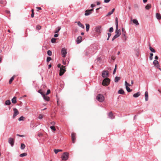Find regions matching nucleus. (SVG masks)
Listing matches in <instances>:
<instances>
[{
    "instance_id": "nucleus-1",
    "label": "nucleus",
    "mask_w": 161,
    "mask_h": 161,
    "mask_svg": "<svg viewBox=\"0 0 161 161\" xmlns=\"http://www.w3.org/2000/svg\"><path fill=\"white\" fill-rule=\"evenodd\" d=\"M110 79L108 78H105L103 80L102 84L104 86H108L110 83Z\"/></svg>"
},
{
    "instance_id": "nucleus-2",
    "label": "nucleus",
    "mask_w": 161,
    "mask_h": 161,
    "mask_svg": "<svg viewBox=\"0 0 161 161\" xmlns=\"http://www.w3.org/2000/svg\"><path fill=\"white\" fill-rule=\"evenodd\" d=\"M96 99L99 102H102L104 100V97L101 94H98L96 97Z\"/></svg>"
},
{
    "instance_id": "nucleus-3",
    "label": "nucleus",
    "mask_w": 161,
    "mask_h": 161,
    "mask_svg": "<svg viewBox=\"0 0 161 161\" xmlns=\"http://www.w3.org/2000/svg\"><path fill=\"white\" fill-rule=\"evenodd\" d=\"M69 154L67 152H64L63 153L61 157L63 160H67L69 158Z\"/></svg>"
},
{
    "instance_id": "nucleus-4",
    "label": "nucleus",
    "mask_w": 161,
    "mask_h": 161,
    "mask_svg": "<svg viewBox=\"0 0 161 161\" xmlns=\"http://www.w3.org/2000/svg\"><path fill=\"white\" fill-rule=\"evenodd\" d=\"M65 71V67L64 66L62 65L60 69L59 75L60 76L64 74Z\"/></svg>"
},
{
    "instance_id": "nucleus-5",
    "label": "nucleus",
    "mask_w": 161,
    "mask_h": 161,
    "mask_svg": "<svg viewBox=\"0 0 161 161\" xmlns=\"http://www.w3.org/2000/svg\"><path fill=\"white\" fill-rule=\"evenodd\" d=\"M95 31L97 34H100L102 31L101 26H98L96 27L95 28Z\"/></svg>"
},
{
    "instance_id": "nucleus-6",
    "label": "nucleus",
    "mask_w": 161,
    "mask_h": 161,
    "mask_svg": "<svg viewBox=\"0 0 161 161\" xmlns=\"http://www.w3.org/2000/svg\"><path fill=\"white\" fill-rule=\"evenodd\" d=\"M109 73L107 70H103L102 73V76L103 77L105 78H107L109 75Z\"/></svg>"
},
{
    "instance_id": "nucleus-7",
    "label": "nucleus",
    "mask_w": 161,
    "mask_h": 161,
    "mask_svg": "<svg viewBox=\"0 0 161 161\" xmlns=\"http://www.w3.org/2000/svg\"><path fill=\"white\" fill-rule=\"evenodd\" d=\"M61 52L62 57L64 58L65 57L66 54L67 53L66 49L65 48H63L61 49Z\"/></svg>"
},
{
    "instance_id": "nucleus-8",
    "label": "nucleus",
    "mask_w": 161,
    "mask_h": 161,
    "mask_svg": "<svg viewBox=\"0 0 161 161\" xmlns=\"http://www.w3.org/2000/svg\"><path fill=\"white\" fill-rule=\"evenodd\" d=\"M8 142L10 144L11 146L12 147L14 146V139L12 137H10L9 138Z\"/></svg>"
},
{
    "instance_id": "nucleus-9",
    "label": "nucleus",
    "mask_w": 161,
    "mask_h": 161,
    "mask_svg": "<svg viewBox=\"0 0 161 161\" xmlns=\"http://www.w3.org/2000/svg\"><path fill=\"white\" fill-rule=\"evenodd\" d=\"M13 111H14V113L13 117V118H14L15 117L19 114V112L17 108H13Z\"/></svg>"
},
{
    "instance_id": "nucleus-10",
    "label": "nucleus",
    "mask_w": 161,
    "mask_h": 161,
    "mask_svg": "<svg viewBox=\"0 0 161 161\" xmlns=\"http://www.w3.org/2000/svg\"><path fill=\"white\" fill-rule=\"evenodd\" d=\"M71 138L72 142L73 143L75 142V140L76 139L75 136V134L74 133H72L71 134Z\"/></svg>"
},
{
    "instance_id": "nucleus-11",
    "label": "nucleus",
    "mask_w": 161,
    "mask_h": 161,
    "mask_svg": "<svg viewBox=\"0 0 161 161\" xmlns=\"http://www.w3.org/2000/svg\"><path fill=\"white\" fill-rule=\"evenodd\" d=\"M108 117L111 119L114 118V116L113 115L112 112H110L108 114Z\"/></svg>"
},
{
    "instance_id": "nucleus-12",
    "label": "nucleus",
    "mask_w": 161,
    "mask_h": 161,
    "mask_svg": "<svg viewBox=\"0 0 161 161\" xmlns=\"http://www.w3.org/2000/svg\"><path fill=\"white\" fill-rule=\"evenodd\" d=\"M82 37L81 36H79L77 37L76 39L77 44H78L82 42Z\"/></svg>"
},
{
    "instance_id": "nucleus-13",
    "label": "nucleus",
    "mask_w": 161,
    "mask_h": 161,
    "mask_svg": "<svg viewBox=\"0 0 161 161\" xmlns=\"http://www.w3.org/2000/svg\"><path fill=\"white\" fill-rule=\"evenodd\" d=\"M77 23L78 25L80 27H81L83 29H84L85 28V26H84L81 23V22L80 21H78V22H75V23Z\"/></svg>"
},
{
    "instance_id": "nucleus-14",
    "label": "nucleus",
    "mask_w": 161,
    "mask_h": 161,
    "mask_svg": "<svg viewBox=\"0 0 161 161\" xmlns=\"http://www.w3.org/2000/svg\"><path fill=\"white\" fill-rule=\"evenodd\" d=\"M102 60V58L100 57H98L95 60V62L97 64H98L100 63Z\"/></svg>"
},
{
    "instance_id": "nucleus-15",
    "label": "nucleus",
    "mask_w": 161,
    "mask_h": 161,
    "mask_svg": "<svg viewBox=\"0 0 161 161\" xmlns=\"http://www.w3.org/2000/svg\"><path fill=\"white\" fill-rule=\"evenodd\" d=\"M115 33H116V35H119V36L121 35L120 30L119 29L118 30V28H116V31Z\"/></svg>"
},
{
    "instance_id": "nucleus-16",
    "label": "nucleus",
    "mask_w": 161,
    "mask_h": 161,
    "mask_svg": "<svg viewBox=\"0 0 161 161\" xmlns=\"http://www.w3.org/2000/svg\"><path fill=\"white\" fill-rule=\"evenodd\" d=\"M145 100L146 101L148 100V93L147 91H146L145 93Z\"/></svg>"
},
{
    "instance_id": "nucleus-17",
    "label": "nucleus",
    "mask_w": 161,
    "mask_h": 161,
    "mask_svg": "<svg viewBox=\"0 0 161 161\" xmlns=\"http://www.w3.org/2000/svg\"><path fill=\"white\" fill-rule=\"evenodd\" d=\"M132 22L133 23L135 24L136 25H139V23L137 19H133L132 20Z\"/></svg>"
},
{
    "instance_id": "nucleus-18",
    "label": "nucleus",
    "mask_w": 161,
    "mask_h": 161,
    "mask_svg": "<svg viewBox=\"0 0 161 161\" xmlns=\"http://www.w3.org/2000/svg\"><path fill=\"white\" fill-rule=\"evenodd\" d=\"M118 93L120 94H124L125 92L123 89H120L118 91Z\"/></svg>"
},
{
    "instance_id": "nucleus-19",
    "label": "nucleus",
    "mask_w": 161,
    "mask_h": 161,
    "mask_svg": "<svg viewBox=\"0 0 161 161\" xmlns=\"http://www.w3.org/2000/svg\"><path fill=\"white\" fill-rule=\"evenodd\" d=\"M11 102L10 100H8L6 101L5 102V105H9L11 104Z\"/></svg>"
},
{
    "instance_id": "nucleus-20",
    "label": "nucleus",
    "mask_w": 161,
    "mask_h": 161,
    "mask_svg": "<svg viewBox=\"0 0 161 161\" xmlns=\"http://www.w3.org/2000/svg\"><path fill=\"white\" fill-rule=\"evenodd\" d=\"M12 102V103L15 104L16 103V97H14L13 98L11 99Z\"/></svg>"
},
{
    "instance_id": "nucleus-21",
    "label": "nucleus",
    "mask_w": 161,
    "mask_h": 161,
    "mask_svg": "<svg viewBox=\"0 0 161 161\" xmlns=\"http://www.w3.org/2000/svg\"><path fill=\"white\" fill-rule=\"evenodd\" d=\"M141 94L139 92H137L136 93H135L133 95V97H134L136 98L138 97Z\"/></svg>"
},
{
    "instance_id": "nucleus-22",
    "label": "nucleus",
    "mask_w": 161,
    "mask_h": 161,
    "mask_svg": "<svg viewBox=\"0 0 161 161\" xmlns=\"http://www.w3.org/2000/svg\"><path fill=\"white\" fill-rule=\"evenodd\" d=\"M89 54L90 53H89V51L87 50H86L84 51V54L86 56H90V55H89Z\"/></svg>"
},
{
    "instance_id": "nucleus-23",
    "label": "nucleus",
    "mask_w": 161,
    "mask_h": 161,
    "mask_svg": "<svg viewBox=\"0 0 161 161\" xmlns=\"http://www.w3.org/2000/svg\"><path fill=\"white\" fill-rule=\"evenodd\" d=\"M91 14V12H90L89 11H88V9L86 10L85 11V16H88Z\"/></svg>"
},
{
    "instance_id": "nucleus-24",
    "label": "nucleus",
    "mask_w": 161,
    "mask_h": 161,
    "mask_svg": "<svg viewBox=\"0 0 161 161\" xmlns=\"http://www.w3.org/2000/svg\"><path fill=\"white\" fill-rule=\"evenodd\" d=\"M43 99L47 101H49L50 100V98L48 96H46L45 95H43Z\"/></svg>"
},
{
    "instance_id": "nucleus-25",
    "label": "nucleus",
    "mask_w": 161,
    "mask_h": 161,
    "mask_svg": "<svg viewBox=\"0 0 161 161\" xmlns=\"http://www.w3.org/2000/svg\"><path fill=\"white\" fill-rule=\"evenodd\" d=\"M149 49L151 51L152 53H154L156 52L155 50L152 47H151L150 45H149Z\"/></svg>"
},
{
    "instance_id": "nucleus-26",
    "label": "nucleus",
    "mask_w": 161,
    "mask_h": 161,
    "mask_svg": "<svg viewBox=\"0 0 161 161\" xmlns=\"http://www.w3.org/2000/svg\"><path fill=\"white\" fill-rule=\"evenodd\" d=\"M86 31L87 32H88L90 28V25L89 24H86Z\"/></svg>"
},
{
    "instance_id": "nucleus-27",
    "label": "nucleus",
    "mask_w": 161,
    "mask_h": 161,
    "mask_svg": "<svg viewBox=\"0 0 161 161\" xmlns=\"http://www.w3.org/2000/svg\"><path fill=\"white\" fill-rule=\"evenodd\" d=\"M115 25L116 28H118V21L117 17L115 18Z\"/></svg>"
},
{
    "instance_id": "nucleus-28",
    "label": "nucleus",
    "mask_w": 161,
    "mask_h": 161,
    "mask_svg": "<svg viewBox=\"0 0 161 161\" xmlns=\"http://www.w3.org/2000/svg\"><path fill=\"white\" fill-rule=\"evenodd\" d=\"M125 88L128 92H130L132 91V90L131 89L129 86H125Z\"/></svg>"
},
{
    "instance_id": "nucleus-29",
    "label": "nucleus",
    "mask_w": 161,
    "mask_h": 161,
    "mask_svg": "<svg viewBox=\"0 0 161 161\" xmlns=\"http://www.w3.org/2000/svg\"><path fill=\"white\" fill-rule=\"evenodd\" d=\"M61 29V27L60 26L58 27L56 29L55 32V33H58V32L60 31Z\"/></svg>"
},
{
    "instance_id": "nucleus-30",
    "label": "nucleus",
    "mask_w": 161,
    "mask_h": 161,
    "mask_svg": "<svg viewBox=\"0 0 161 161\" xmlns=\"http://www.w3.org/2000/svg\"><path fill=\"white\" fill-rule=\"evenodd\" d=\"M156 18L158 19H161V15L158 13H157L156 14Z\"/></svg>"
},
{
    "instance_id": "nucleus-31",
    "label": "nucleus",
    "mask_w": 161,
    "mask_h": 161,
    "mask_svg": "<svg viewBox=\"0 0 161 161\" xmlns=\"http://www.w3.org/2000/svg\"><path fill=\"white\" fill-rule=\"evenodd\" d=\"M62 150L61 149H55L54 150V152L55 154H57L58 152H62Z\"/></svg>"
},
{
    "instance_id": "nucleus-32",
    "label": "nucleus",
    "mask_w": 161,
    "mask_h": 161,
    "mask_svg": "<svg viewBox=\"0 0 161 161\" xmlns=\"http://www.w3.org/2000/svg\"><path fill=\"white\" fill-rule=\"evenodd\" d=\"M120 79V78L119 77L116 76L114 79V81L115 82H118Z\"/></svg>"
},
{
    "instance_id": "nucleus-33",
    "label": "nucleus",
    "mask_w": 161,
    "mask_h": 161,
    "mask_svg": "<svg viewBox=\"0 0 161 161\" xmlns=\"http://www.w3.org/2000/svg\"><path fill=\"white\" fill-rule=\"evenodd\" d=\"M151 7V4H148L145 7V8L147 9H149Z\"/></svg>"
},
{
    "instance_id": "nucleus-34",
    "label": "nucleus",
    "mask_w": 161,
    "mask_h": 161,
    "mask_svg": "<svg viewBox=\"0 0 161 161\" xmlns=\"http://www.w3.org/2000/svg\"><path fill=\"white\" fill-rule=\"evenodd\" d=\"M14 76L12 77L9 80V83L10 84H11L12 82V81L14 80Z\"/></svg>"
},
{
    "instance_id": "nucleus-35",
    "label": "nucleus",
    "mask_w": 161,
    "mask_h": 161,
    "mask_svg": "<svg viewBox=\"0 0 161 161\" xmlns=\"http://www.w3.org/2000/svg\"><path fill=\"white\" fill-rule=\"evenodd\" d=\"M119 35L115 34L112 39V41H114L115 39L118 38Z\"/></svg>"
},
{
    "instance_id": "nucleus-36",
    "label": "nucleus",
    "mask_w": 161,
    "mask_h": 161,
    "mask_svg": "<svg viewBox=\"0 0 161 161\" xmlns=\"http://www.w3.org/2000/svg\"><path fill=\"white\" fill-rule=\"evenodd\" d=\"M27 155V154L26 153H22L21 154L19 155V156L21 157H25Z\"/></svg>"
},
{
    "instance_id": "nucleus-37",
    "label": "nucleus",
    "mask_w": 161,
    "mask_h": 161,
    "mask_svg": "<svg viewBox=\"0 0 161 161\" xmlns=\"http://www.w3.org/2000/svg\"><path fill=\"white\" fill-rule=\"evenodd\" d=\"M159 62L157 60H154L153 62V64L155 66H156L158 64Z\"/></svg>"
},
{
    "instance_id": "nucleus-38",
    "label": "nucleus",
    "mask_w": 161,
    "mask_h": 161,
    "mask_svg": "<svg viewBox=\"0 0 161 161\" xmlns=\"http://www.w3.org/2000/svg\"><path fill=\"white\" fill-rule=\"evenodd\" d=\"M25 145L24 143H22L21 144L20 148L22 150L24 149L25 148Z\"/></svg>"
},
{
    "instance_id": "nucleus-39",
    "label": "nucleus",
    "mask_w": 161,
    "mask_h": 161,
    "mask_svg": "<svg viewBox=\"0 0 161 161\" xmlns=\"http://www.w3.org/2000/svg\"><path fill=\"white\" fill-rule=\"evenodd\" d=\"M24 117L23 116H21L18 119V120L19 121H23L24 120Z\"/></svg>"
},
{
    "instance_id": "nucleus-40",
    "label": "nucleus",
    "mask_w": 161,
    "mask_h": 161,
    "mask_svg": "<svg viewBox=\"0 0 161 161\" xmlns=\"http://www.w3.org/2000/svg\"><path fill=\"white\" fill-rule=\"evenodd\" d=\"M153 54L152 53H151L150 54L149 59L150 60H152L153 59Z\"/></svg>"
},
{
    "instance_id": "nucleus-41",
    "label": "nucleus",
    "mask_w": 161,
    "mask_h": 161,
    "mask_svg": "<svg viewBox=\"0 0 161 161\" xmlns=\"http://www.w3.org/2000/svg\"><path fill=\"white\" fill-rule=\"evenodd\" d=\"M117 69V64H115V68L114 69V71H113V75L115 73V72L116 71Z\"/></svg>"
},
{
    "instance_id": "nucleus-42",
    "label": "nucleus",
    "mask_w": 161,
    "mask_h": 161,
    "mask_svg": "<svg viewBox=\"0 0 161 161\" xmlns=\"http://www.w3.org/2000/svg\"><path fill=\"white\" fill-rule=\"evenodd\" d=\"M47 54L48 56H51L52 55V52L50 50H49L47 51Z\"/></svg>"
},
{
    "instance_id": "nucleus-43",
    "label": "nucleus",
    "mask_w": 161,
    "mask_h": 161,
    "mask_svg": "<svg viewBox=\"0 0 161 161\" xmlns=\"http://www.w3.org/2000/svg\"><path fill=\"white\" fill-rule=\"evenodd\" d=\"M114 31V29L113 27H110L108 30V31L109 32L111 33L112 32Z\"/></svg>"
},
{
    "instance_id": "nucleus-44",
    "label": "nucleus",
    "mask_w": 161,
    "mask_h": 161,
    "mask_svg": "<svg viewBox=\"0 0 161 161\" xmlns=\"http://www.w3.org/2000/svg\"><path fill=\"white\" fill-rule=\"evenodd\" d=\"M56 39L54 38H52L51 40L52 43H53L56 42Z\"/></svg>"
},
{
    "instance_id": "nucleus-45",
    "label": "nucleus",
    "mask_w": 161,
    "mask_h": 161,
    "mask_svg": "<svg viewBox=\"0 0 161 161\" xmlns=\"http://www.w3.org/2000/svg\"><path fill=\"white\" fill-rule=\"evenodd\" d=\"M50 129L53 131H55L56 130V128L54 126H51L50 127Z\"/></svg>"
},
{
    "instance_id": "nucleus-46",
    "label": "nucleus",
    "mask_w": 161,
    "mask_h": 161,
    "mask_svg": "<svg viewBox=\"0 0 161 161\" xmlns=\"http://www.w3.org/2000/svg\"><path fill=\"white\" fill-rule=\"evenodd\" d=\"M51 60V58L50 57H47V62H48Z\"/></svg>"
},
{
    "instance_id": "nucleus-47",
    "label": "nucleus",
    "mask_w": 161,
    "mask_h": 161,
    "mask_svg": "<svg viewBox=\"0 0 161 161\" xmlns=\"http://www.w3.org/2000/svg\"><path fill=\"white\" fill-rule=\"evenodd\" d=\"M125 86H130L131 85L130 84L128 83H127V82L125 81Z\"/></svg>"
},
{
    "instance_id": "nucleus-48",
    "label": "nucleus",
    "mask_w": 161,
    "mask_h": 161,
    "mask_svg": "<svg viewBox=\"0 0 161 161\" xmlns=\"http://www.w3.org/2000/svg\"><path fill=\"white\" fill-rule=\"evenodd\" d=\"M41 26L39 25H38L36 26V29L37 30H41Z\"/></svg>"
},
{
    "instance_id": "nucleus-49",
    "label": "nucleus",
    "mask_w": 161,
    "mask_h": 161,
    "mask_svg": "<svg viewBox=\"0 0 161 161\" xmlns=\"http://www.w3.org/2000/svg\"><path fill=\"white\" fill-rule=\"evenodd\" d=\"M112 14H113V13H112V12L110 11V12H109L106 15V16H110Z\"/></svg>"
},
{
    "instance_id": "nucleus-50",
    "label": "nucleus",
    "mask_w": 161,
    "mask_h": 161,
    "mask_svg": "<svg viewBox=\"0 0 161 161\" xmlns=\"http://www.w3.org/2000/svg\"><path fill=\"white\" fill-rule=\"evenodd\" d=\"M51 91L50 89H48L47 90V92L46 93V95H48L50 93Z\"/></svg>"
},
{
    "instance_id": "nucleus-51",
    "label": "nucleus",
    "mask_w": 161,
    "mask_h": 161,
    "mask_svg": "<svg viewBox=\"0 0 161 161\" xmlns=\"http://www.w3.org/2000/svg\"><path fill=\"white\" fill-rule=\"evenodd\" d=\"M43 116L42 114H40L38 116V118L40 119H42V118Z\"/></svg>"
},
{
    "instance_id": "nucleus-52",
    "label": "nucleus",
    "mask_w": 161,
    "mask_h": 161,
    "mask_svg": "<svg viewBox=\"0 0 161 161\" xmlns=\"http://www.w3.org/2000/svg\"><path fill=\"white\" fill-rule=\"evenodd\" d=\"M111 0H104V2L105 3H109Z\"/></svg>"
},
{
    "instance_id": "nucleus-53",
    "label": "nucleus",
    "mask_w": 161,
    "mask_h": 161,
    "mask_svg": "<svg viewBox=\"0 0 161 161\" xmlns=\"http://www.w3.org/2000/svg\"><path fill=\"white\" fill-rule=\"evenodd\" d=\"M58 36V33H55V34L54 35V37H57Z\"/></svg>"
},
{
    "instance_id": "nucleus-54",
    "label": "nucleus",
    "mask_w": 161,
    "mask_h": 161,
    "mask_svg": "<svg viewBox=\"0 0 161 161\" xmlns=\"http://www.w3.org/2000/svg\"><path fill=\"white\" fill-rule=\"evenodd\" d=\"M94 9L92 8L90 9H88V11H89L90 12H91V14L92 13V12L93 11Z\"/></svg>"
},
{
    "instance_id": "nucleus-55",
    "label": "nucleus",
    "mask_w": 161,
    "mask_h": 161,
    "mask_svg": "<svg viewBox=\"0 0 161 161\" xmlns=\"http://www.w3.org/2000/svg\"><path fill=\"white\" fill-rule=\"evenodd\" d=\"M96 5L93 4H91V7L92 8L94 7Z\"/></svg>"
},
{
    "instance_id": "nucleus-56",
    "label": "nucleus",
    "mask_w": 161,
    "mask_h": 161,
    "mask_svg": "<svg viewBox=\"0 0 161 161\" xmlns=\"http://www.w3.org/2000/svg\"><path fill=\"white\" fill-rule=\"evenodd\" d=\"M122 34H123V36H124V38H125V40H126V38L125 35V33L123 32Z\"/></svg>"
},
{
    "instance_id": "nucleus-57",
    "label": "nucleus",
    "mask_w": 161,
    "mask_h": 161,
    "mask_svg": "<svg viewBox=\"0 0 161 161\" xmlns=\"http://www.w3.org/2000/svg\"><path fill=\"white\" fill-rule=\"evenodd\" d=\"M108 38H110V36H111V34L110 33H108Z\"/></svg>"
},
{
    "instance_id": "nucleus-58",
    "label": "nucleus",
    "mask_w": 161,
    "mask_h": 161,
    "mask_svg": "<svg viewBox=\"0 0 161 161\" xmlns=\"http://www.w3.org/2000/svg\"><path fill=\"white\" fill-rule=\"evenodd\" d=\"M5 12L7 14H9L10 13V12L9 11H8V10H6L5 11Z\"/></svg>"
},
{
    "instance_id": "nucleus-59",
    "label": "nucleus",
    "mask_w": 161,
    "mask_h": 161,
    "mask_svg": "<svg viewBox=\"0 0 161 161\" xmlns=\"http://www.w3.org/2000/svg\"><path fill=\"white\" fill-rule=\"evenodd\" d=\"M34 13H31V17L32 18H33V17H34Z\"/></svg>"
},
{
    "instance_id": "nucleus-60",
    "label": "nucleus",
    "mask_w": 161,
    "mask_h": 161,
    "mask_svg": "<svg viewBox=\"0 0 161 161\" xmlns=\"http://www.w3.org/2000/svg\"><path fill=\"white\" fill-rule=\"evenodd\" d=\"M61 64H58V67L59 68H60H60L61 67Z\"/></svg>"
},
{
    "instance_id": "nucleus-61",
    "label": "nucleus",
    "mask_w": 161,
    "mask_h": 161,
    "mask_svg": "<svg viewBox=\"0 0 161 161\" xmlns=\"http://www.w3.org/2000/svg\"><path fill=\"white\" fill-rule=\"evenodd\" d=\"M63 65H65L66 64V61H64V60H63Z\"/></svg>"
},
{
    "instance_id": "nucleus-62",
    "label": "nucleus",
    "mask_w": 161,
    "mask_h": 161,
    "mask_svg": "<svg viewBox=\"0 0 161 161\" xmlns=\"http://www.w3.org/2000/svg\"><path fill=\"white\" fill-rule=\"evenodd\" d=\"M17 136H19L21 137L23 136V135H20L18 134H17Z\"/></svg>"
},
{
    "instance_id": "nucleus-63",
    "label": "nucleus",
    "mask_w": 161,
    "mask_h": 161,
    "mask_svg": "<svg viewBox=\"0 0 161 161\" xmlns=\"http://www.w3.org/2000/svg\"><path fill=\"white\" fill-rule=\"evenodd\" d=\"M100 4V3L99 2H97V5H99Z\"/></svg>"
},
{
    "instance_id": "nucleus-64",
    "label": "nucleus",
    "mask_w": 161,
    "mask_h": 161,
    "mask_svg": "<svg viewBox=\"0 0 161 161\" xmlns=\"http://www.w3.org/2000/svg\"><path fill=\"white\" fill-rule=\"evenodd\" d=\"M52 67V65L51 64H50L48 65V69H50Z\"/></svg>"
}]
</instances>
